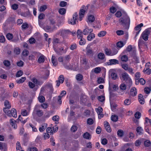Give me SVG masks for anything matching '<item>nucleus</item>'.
<instances>
[{
  "instance_id": "f257e3e1",
  "label": "nucleus",
  "mask_w": 151,
  "mask_h": 151,
  "mask_svg": "<svg viewBox=\"0 0 151 151\" xmlns=\"http://www.w3.org/2000/svg\"><path fill=\"white\" fill-rule=\"evenodd\" d=\"M119 22L120 24L123 26L125 29H128L130 24V20L128 15H123L119 19Z\"/></svg>"
},
{
  "instance_id": "f03ea898",
  "label": "nucleus",
  "mask_w": 151,
  "mask_h": 151,
  "mask_svg": "<svg viewBox=\"0 0 151 151\" xmlns=\"http://www.w3.org/2000/svg\"><path fill=\"white\" fill-rule=\"evenodd\" d=\"M119 76L121 80L124 81L129 88L131 86L132 84V81L129 75L126 72L122 73Z\"/></svg>"
},
{
  "instance_id": "7ed1b4c3",
  "label": "nucleus",
  "mask_w": 151,
  "mask_h": 151,
  "mask_svg": "<svg viewBox=\"0 0 151 151\" xmlns=\"http://www.w3.org/2000/svg\"><path fill=\"white\" fill-rule=\"evenodd\" d=\"M88 9V6H86L83 5V6L81 7V8L80 9L79 13V18L80 21H81L82 20V18L84 17V16L85 13L87 12V11Z\"/></svg>"
},
{
  "instance_id": "20e7f679",
  "label": "nucleus",
  "mask_w": 151,
  "mask_h": 151,
  "mask_svg": "<svg viewBox=\"0 0 151 151\" xmlns=\"http://www.w3.org/2000/svg\"><path fill=\"white\" fill-rule=\"evenodd\" d=\"M70 59V56L69 55H66L63 57V64L64 67L67 69H69L70 68V67L68 65V64Z\"/></svg>"
},
{
  "instance_id": "39448f33",
  "label": "nucleus",
  "mask_w": 151,
  "mask_h": 151,
  "mask_svg": "<svg viewBox=\"0 0 151 151\" xmlns=\"http://www.w3.org/2000/svg\"><path fill=\"white\" fill-rule=\"evenodd\" d=\"M73 33L68 29H62L60 31L59 34L63 37H65L69 34Z\"/></svg>"
},
{
  "instance_id": "423d86ee",
  "label": "nucleus",
  "mask_w": 151,
  "mask_h": 151,
  "mask_svg": "<svg viewBox=\"0 0 151 151\" xmlns=\"http://www.w3.org/2000/svg\"><path fill=\"white\" fill-rule=\"evenodd\" d=\"M126 50L130 53L132 55H133L135 54L136 52L135 48V47H133L131 45H129L127 47Z\"/></svg>"
},
{
  "instance_id": "0eeeda50",
  "label": "nucleus",
  "mask_w": 151,
  "mask_h": 151,
  "mask_svg": "<svg viewBox=\"0 0 151 151\" xmlns=\"http://www.w3.org/2000/svg\"><path fill=\"white\" fill-rule=\"evenodd\" d=\"M150 34V31L147 29H145L142 33L141 37L145 41L148 39V36Z\"/></svg>"
},
{
  "instance_id": "6e6552de",
  "label": "nucleus",
  "mask_w": 151,
  "mask_h": 151,
  "mask_svg": "<svg viewBox=\"0 0 151 151\" xmlns=\"http://www.w3.org/2000/svg\"><path fill=\"white\" fill-rule=\"evenodd\" d=\"M115 71V70L114 69H111L109 71V73L110 74L111 78L114 80L118 78V75Z\"/></svg>"
},
{
  "instance_id": "1a4fd4ad",
  "label": "nucleus",
  "mask_w": 151,
  "mask_h": 151,
  "mask_svg": "<svg viewBox=\"0 0 151 151\" xmlns=\"http://www.w3.org/2000/svg\"><path fill=\"white\" fill-rule=\"evenodd\" d=\"M39 57L37 60V62L39 63H43L45 61V56L41 54L40 53L38 52V55H37V57Z\"/></svg>"
},
{
  "instance_id": "9d476101",
  "label": "nucleus",
  "mask_w": 151,
  "mask_h": 151,
  "mask_svg": "<svg viewBox=\"0 0 151 151\" xmlns=\"http://www.w3.org/2000/svg\"><path fill=\"white\" fill-rule=\"evenodd\" d=\"M78 15L77 13H75L73 16V19L69 21V23L71 24H76V21L78 19Z\"/></svg>"
},
{
  "instance_id": "9b49d317",
  "label": "nucleus",
  "mask_w": 151,
  "mask_h": 151,
  "mask_svg": "<svg viewBox=\"0 0 151 151\" xmlns=\"http://www.w3.org/2000/svg\"><path fill=\"white\" fill-rule=\"evenodd\" d=\"M98 59L101 60V63H103L106 61V59L105 58V55L102 52H99L97 55Z\"/></svg>"
},
{
  "instance_id": "f8f14e48",
  "label": "nucleus",
  "mask_w": 151,
  "mask_h": 151,
  "mask_svg": "<svg viewBox=\"0 0 151 151\" xmlns=\"http://www.w3.org/2000/svg\"><path fill=\"white\" fill-rule=\"evenodd\" d=\"M106 63L108 65H111L118 64L119 63V62L118 60L116 59H111L109 60V61Z\"/></svg>"
},
{
  "instance_id": "ddd939ff",
  "label": "nucleus",
  "mask_w": 151,
  "mask_h": 151,
  "mask_svg": "<svg viewBox=\"0 0 151 151\" xmlns=\"http://www.w3.org/2000/svg\"><path fill=\"white\" fill-rule=\"evenodd\" d=\"M38 52H33L32 53L29 55L28 57L29 60H35V56L37 57V55H38Z\"/></svg>"
},
{
  "instance_id": "4468645a",
  "label": "nucleus",
  "mask_w": 151,
  "mask_h": 151,
  "mask_svg": "<svg viewBox=\"0 0 151 151\" xmlns=\"http://www.w3.org/2000/svg\"><path fill=\"white\" fill-rule=\"evenodd\" d=\"M92 29H89L87 26H86L85 29L83 30V33L84 35H87L89 32L91 33L93 32Z\"/></svg>"
},
{
  "instance_id": "2eb2a0df",
  "label": "nucleus",
  "mask_w": 151,
  "mask_h": 151,
  "mask_svg": "<svg viewBox=\"0 0 151 151\" xmlns=\"http://www.w3.org/2000/svg\"><path fill=\"white\" fill-rule=\"evenodd\" d=\"M54 50L55 52L58 55H61L62 53V51L63 50L64 48L61 47L59 48H56L55 47H53Z\"/></svg>"
},
{
  "instance_id": "dca6fc26",
  "label": "nucleus",
  "mask_w": 151,
  "mask_h": 151,
  "mask_svg": "<svg viewBox=\"0 0 151 151\" xmlns=\"http://www.w3.org/2000/svg\"><path fill=\"white\" fill-rule=\"evenodd\" d=\"M130 95L132 96H134L137 94V91L135 87H133L130 90Z\"/></svg>"
},
{
  "instance_id": "f3484780",
  "label": "nucleus",
  "mask_w": 151,
  "mask_h": 151,
  "mask_svg": "<svg viewBox=\"0 0 151 151\" xmlns=\"http://www.w3.org/2000/svg\"><path fill=\"white\" fill-rule=\"evenodd\" d=\"M95 20L94 17L93 15H90L88 17L87 22L88 24L93 22Z\"/></svg>"
},
{
  "instance_id": "a211bd4d",
  "label": "nucleus",
  "mask_w": 151,
  "mask_h": 151,
  "mask_svg": "<svg viewBox=\"0 0 151 151\" xmlns=\"http://www.w3.org/2000/svg\"><path fill=\"white\" fill-rule=\"evenodd\" d=\"M11 114V117L12 116L16 118L17 117L16 110L14 108H12L10 111Z\"/></svg>"
},
{
  "instance_id": "6ab92c4d",
  "label": "nucleus",
  "mask_w": 151,
  "mask_h": 151,
  "mask_svg": "<svg viewBox=\"0 0 151 151\" xmlns=\"http://www.w3.org/2000/svg\"><path fill=\"white\" fill-rule=\"evenodd\" d=\"M138 97L139 101L140 103L142 104H144L145 102L142 95L141 94H139Z\"/></svg>"
},
{
  "instance_id": "aec40b11",
  "label": "nucleus",
  "mask_w": 151,
  "mask_h": 151,
  "mask_svg": "<svg viewBox=\"0 0 151 151\" xmlns=\"http://www.w3.org/2000/svg\"><path fill=\"white\" fill-rule=\"evenodd\" d=\"M95 37V35L93 33H90L87 37V40L88 41H91Z\"/></svg>"
},
{
  "instance_id": "412c9836",
  "label": "nucleus",
  "mask_w": 151,
  "mask_h": 151,
  "mask_svg": "<svg viewBox=\"0 0 151 151\" xmlns=\"http://www.w3.org/2000/svg\"><path fill=\"white\" fill-rule=\"evenodd\" d=\"M86 54L87 55H90L92 53L93 51L91 48L90 45H88L86 48Z\"/></svg>"
},
{
  "instance_id": "4be33fe9",
  "label": "nucleus",
  "mask_w": 151,
  "mask_h": 151,
  "mask_svg": "<svg viewBox=\"0 0 151 151\" xmlns=\"http://www.w3.org/2000/svg\"><path fill=\"white\" fill-rule=\"evenodd\" d=\"M10 122L11 125L13 127L14 129H16L17 128V125L15 123L14 120L12 119H11L10 120Z\"/></svg>"
},
{
  "instance_id": "5701e85b",
  "label": "nucleus",
  "mask_w": 151,
  "mask_h": 151,
  "mask_svg": "<svg viewBox=\"0 0 151 151\" xmlns=\"http://www.w3.org/2000/svg\"><path fill=\"white\" fill-rule=\"evenodd\" d=\"M47 127V124L44 123L42 124L41 127H39V130L40 132H42L45 130Z\"/></svg>"
},
{
  "instance_id": "b1692460",
  "label": "nucleus",
  "mask_w": 151,
  "mask_h": 151,
  "mask_svg": "<svg viewBox=\"0 0 151 151\" xmlns=\"http://www.w3.org/2000/svg\"><path fill=\"white\" fill-rule=\"evenodd\" d=\"M52 62L53 65L54 66H56L57 65V60L55 59V56L52 55Z\"/></svg>"
},
{
  "instance_id": "393cba45",
  "label": "nucleus",
  "mask_w": 151,
  "mask_h": 151,
  "mask_svg": "<svg viewBox=\"0 0 151 151\" xmlns=\"http://www.w3.org/2000/svg\"><path fill=\"white\" fill-rule=\"evenodd\" d=\"M105 53L107 56H112L111 50L108 48H106L104 50Z\"/></svg>"
},
{
  "instance_id": "a878e982",
  "label": "nucleus",
  "mask_w": 151,
  "mask_h": 151,
  "mask_svg": "<svg viewBox=\"0 0 151 151\" xmlns=\"http://www.w3.org/2000/svg\"><path fill=\"white\" fill-rule=\"evenodd\" d=\"M134 70L133 68L129 66L126 71L130 74L133 75L134 73Z\"/></svg>"
},
{
  "instance_id": "bb28decb",
  "label": "nucleus",
  "mask_w": 151,
  "mask_h": 151,
  "mask_svg": "<svg viewBox=\"0 0 151 151\" xmlns=\"http://www.w3.org/2000/svg\"><path fill=\"white\" fill-rule=\"evenodd\" d=\"M21 114L23 116H26L29 114V112L25 109H23L22 110Z\"/></svg>"
},
{
  "instance_id": "cd10ccee",
  "label": "nucleus",
  "mask_w": 151,
  "mask_h": 151,
  "mask_svg": "<svg viewBox=\"0 0 151 151\" xmlns=\"http://www.w3.org/2000/svg\"><path fill=\"white\" fill-rule=\"evenodd\" d=\"M83 137L86 139H90L91 138V135L87 132L84 133L83 134Z\"/></svg>"
},
{
  "instance_id": "c85d7f7f",
  "label": "nucleus",
  "mask_w": 151,
  "mask_h": 151,
  "mask_svg": "<svg viewBox=\"0 0 151 151\" xmlns=\"http://www.w3.org/2000/svg\"><path fill=\"white\" fill-rule=\"evenodd\" d=\"M4 105L5 108L9 109L11 107V106L9 101L6 100L4 102Z\"/></svg>"
},
{
  "instance_id": "c756f323",
  "label": "nucleus",
  "mask_w": 151,
  "mask_h": 151,
  "mask_svg": "<svg viewBox=\"0 0 151 151\" xmlns=\"http://www.w3.org/2000/svg\"><path fill=\"white\" fill-rule=\"evenodd\" d=\"M126 44V42H125L124 43H123L122 41H119L118 42L116 43V45L117 47L121 48L123 46H124Z\"/></svg>"
},
{
  "instance_id": "7c9ffc66",
  "label": "nucleus",
  "mask_w": 151,
  "mask_h": 151,
  "mask_svg": "<svg viewBox=\"0 0 151 151\" xmlns=\"http://www.w3.org/2000/svg\"><path fill=\"white\" fill-rule=\"evenodd\" d=\"M136 131L139 134H143V130L141 127H137V128Z\"/></svg>"
},
{
  "instance_id": "2f4dec72",
  "label": "nucleus",
  "mask_w": 151,
  "mask_h": 151,
  "mask_svg": "<svg viewBox=\"0 0 151 151\" xmlns=\"http://www.w3.org/2000/svg\"><path fill=\"white\" fill-rule=\"evenodd\" d=\"M109 89L110 90L111 87H112L113 89L114 90H116L118 89V86L116 85H112L109 83Z\"/></svg>"
},
{
  "instance_id": "473e14b6",
  "label": "nucleus",
  "mask_w": 151,
  "mask_h": 151,
  "mask_svg": "<svg viewBox=\"0 0 151 151\" xmlns=\"http://www.w3.org/2000/svg\"><path fill=\"white\" fill-rule=\"evenodd\" d=\"M3 110L4 112L5 113V114H6L8 116L11 117V114H10V111L7 108H4Z\"/></svg>"
},
{
  "instance_id": "72a5a7b5",
  "label": "nucleus",
  "mask_w": 151,
  "mask_h": 151,
  "mask_svg": "<svg viewBox=\"0 0 151 151\" xmlns=\"http://www.w3.org/2000/svg\"><path fill=\"white\" fill-rule=\"evenodd\" d=\"M127 86L125 84L122 83L120 86V89L121 90L124 91L126 89Z\"/></svg>"
},
{
  "instance_id": "f704fd0d",
  "label": "nucleus",
  "mask_w": 151,
  "mask_h": 151,
  "mask_svg": "<svg viewBox=\"0 0 151 151\" xmlns=\"http://www.w3.org/2000/svg\"><path fill=\"white\" fill-rule=\"evenodd\" d=\"M121 60L122 61L124 62H126L128 61V58L127 56L126 55H123L121 57Z\"/></svg>"
},
{
  "instance_id": "c9c22d12",
  "label": "nucleus",
  "mask_w": 151,
  "mask_h": 151,
  "mask_svg": "<svg viewBox=\"0 0 151 151\" xmlns=\"http://www.w3.org/2000/svg\"><path fill=\"white\" fill-rule=\"evenodd\" d=\"M111 119L113 121L116 122L118 120V116L116 115H112L111 117Z\"/></svg>"
},
{
  "instance_id": "e433bc0d",
  "label": "nucleus",
  "mask_w": 151,
  "mask_h": 151,
  "mask_svg": "<svg viewBox=\"0 0 151 151\" xmlns=\"http://www.w3.org/2000/svg\"><path fill=\"white\" fill-rule=\"evenodd\" d=\"M86 43V40L84 38H81L79 42V44L81 45H84Z\"/></svg>"
},
{
  "instance_id": "4c0bfd02",
  "label": "nucleus",
  "mask_w": 151,
  "mask_h": 151,
  "mask_svg": "<svg viewBox=\"0 0 151 151\" xmlns=\"http://www.w3.org/2000/svg\"><path fill=\"white\" fill-rule=\"evenodd\" d=\"M131 103V100L129 99H126L124 102V104L125 105L128 106Z\"/></svg>"
},
{
  "instance_id": "58836bf2",
  "label": "nucleus",
  "mask_w": 151,
  "mask_h": 151,
  "mask_svg": "<svg viewBox=\"0 0 151 151\" xmlns=\"http://www.w3.org/2000/svg\"><path fill=\"white\" fill-rule=\"evenodd\" d=\"M66 9L64 8H60L58 11L59 13L62 15L65 14L66 13Z\"/></svg>"
},
{
  "instance_id": "ea45409f",
  "label": "nucleus",
  "mask_w": 151,
  "mask_h": 151,
  "mask_svg": "<svg viewBox=\"0 0 151 151\" xmlns=\"http://www.w3.org/2000/svg\"><path fill=\"white\" fill-rule=\"evenodd\" d=\"M44 30L47 32H51L52 31V30L51 29V27L50 26H46L44 27Z\"/></svg>"
},
{
  "instance_id": "a19ab883",
  "label": "nucleus",
  "mask_w": 151,
  "mask_h": 151,
  "mask_svg": "<svg viewBox=\"0 0 151 151\" xmlns=\"http://www.w3.org/2000/svg\"><path fill=\"white\" fill-rule=\"evenodd\" d=\"M122 67L126 71L128 68L129 66L128 64L124 63L121 64Z\"/></svg>"
},
{
  "instance_id": "79ce46f5",
  "label": "nucleus",
  "mask_w": 151,
  "mask_h": 151,
  "mask_svg": "<svg viewBox=\"0 0 151 151\" xmlns=\"http://www.w3.org/2000/svg\"><path fill=\"white\" fill-rule=\"evenodd\" d=\"M124 134L123 131L121 129L119 130L117 132V135L119 137H122L124 135Z\"/></svg>"
},
{
  "instance_id": "37998d69",
  "label": "nucleus",
  "mask_w": 151,
  "mask_h": 151,
  "mask_svg": "<svg viewBox=\"0 0 151 151\" xmlns=\"http://www.w3.org/2000/svg\"><path fill=\"white\" fill-rule=\"evenodd\" d=\"M38 100L40 103H43L45 101V98L42 96H39L38 97Z\"/></svg>"
},
{
  "instance_id": "c03bdc74",
  "label": "nucleus",
  "mask_w": 151,
  "mask_h": 151,
  "mask_svg": "<svg viewBox=\"0 0 151 151\" xmlns=\"http://www.w3.org/2000/svg\"><path fill=\"white\" fill-rule=\"evenodd\" d=\"M143 25L142 23H140V24L137 25L135 28L136 30L139 31V30H141L140 29L141 27H142Z\"/></svg>"
},
{
  "instance_id": "a18cd8bd",
  "label": "nucleus",
  "mask_w": 151,
  "mask_h": 151,
  "mask_svg": "<svg viewBox=\"0 0 151 151\" xmlns=\"http://www.w3.org/2000/svg\"><path fill=\"white\" fill-rule=\"evenodd\" d=\"M106 34V32L105 31H101L98 34L99 37H102L104 36Z\"/></svg>"
},
{
  "instance_id": "49530a36",
  "label": "nucleus",
  "mask_w": 151,
  "mask_h": 151,
  "mask_svg": "<svg viewBox=\"0 0 151 151\" xmlns=\"http://www.w3.org/2000/svg\"><path fill=\"white\" fill-rule=\"evenodd\" d=\"M6 37L9 40H12L13 38V35L12 34L8 33L6 35Z\"/></svg>"
},
{
  "instance_id": "de8ad7c7",
  "label": "nucleus",
  "mask_w": 151,
  "mask_h": 151,
  "mask_svg": "<svg viewBox=\"0 0 151 151\" xmlns=\"http://www.w3.org/2000/svg\"><path fill=\"white\" fill-rule=\"evenodd\" d=\"M37 148L35 147H29L27 149V151H37Z\"/></svg>"
},
{
  "instance_id": "09e8293b",
  "label": "nucleus",
  "mask_w": 151,
  "mask_h": 151,
  "mask_svg": "<svg viewBox=\"0 0 151 151\" xmlns=\"http://www.w3.org/2000/svg\"><path fill=\"white\" fill-rule=\"evenodd\" d=\"M64 80V76L63 75H60L58 78V80L60 81L61 83H62L63 82Z\"/></svg>"
},
{
  "instance_id": "8fccbe9b",
  "label": "nucleus",
  "mask_w": 151,
  "mask_h": 151,
  "mask_svg": "<svg viewBox=\"0 0 151 151\" xmlns=\"http://www.w3.org/2000/svg\"><path fill=\"white\" fill-rule=\"evenodd\" d=\"M26 79L25 77H22L18 81H17V83H22L24 82Z\"/></svg>"
},
{
  "instance_id": "3c124183",
  "label": "nucleus",
  "mask_w": 151,
  "mask_h": 151,
  "mask_svg": "<svg viewBox=\"0 0 151 151\" xmlns=\"http://www.w3.org/2000/svg\"><path fill=\"white\" fill-rule=\"evenodd\" d=\"M36 114L39 116H42L43 114V112L42 110H37L36 111Z\"/></svg>"
},
{
  "instance_id": "603ef678",
  "label": "nucleus",
  "mask_w": 151,
  "mask_h": 151,
  "mask_svg": "<svg viewBox=\"0 0 151 151\" xmlns=\"http://www.w3.org/2000/svg\"><path fill=\"white\" fill-rule=\"evenodd\" d=\"M77 45L76 43L72 44L70 47V49L71 50H73L76 49Z\"/></svg>"
},
{
  "instance_id": "864d4df0",
  "label": "nucleus",
  "mask_w": 151,
  "mask_h": 151,
  "mask_svg": "<svg viewBox=\"0 0 151 151\" xmlns=\"http://www.w3.org/2000/svg\"><path fill=\"white\" fill-rule=\"evenodd\" d=\"M101 68L99 67H97L94 69V72L96 73H98L101 71Z\"/></svg>"
},
{
  "instance_id": "5fc2aeb1",
  "label": "nucleus",
  "mask_w": 151,
  "mask_h": 151,
  "mask_svg": "<svg viewBox=\"0 0 151 151\" xmlns=\"http://www.w3.org/2000/svg\"><path fill=\"white\" fill-rule=\"evenodd\" d=\"M77 127L75 125H73L70 128V130L72 132H75L77 130Z\"/></svg>"
},
{
  "instance_id": "6e6d98bb",
  "label": "nucleus",
  "mask_w": 151,
  "mask_h": 151,
  "mask_svg": "<svg viewBox=\"0 0 151 151\" xmlns=\"http://www.w3.org/2000/svg\"><path fill=\"white\" fill-rule=\"evenodd\" d=\"M83 76L81 74H78L76 75V79L79 81L81 80L83 78Z\"/></svg>"
},
{
  "instance_id": "4d7b16f0",
  "label": "nucleus",
  "mask_w": 151,
  "mask_h": 151,
  "mask_svg": "<svg viewBox=\"0 0 151 151\" xmlns=\"http://www.w3.org/2000/svg\"><path fill=\"white\" fill-rule=\"evenodd\" d=\"M23 74V72L21 70L18 71L16 75V76L17 77H19L21 76Z\"/></svg>"
},
{
  "instance_id": "13d9d810",
  "label": "nucleus",
  "mask_w": 151,
  "mask_h": 151,
  "mask_svg": "<svg viewBox=\"0 0 151 151\" xmlns=\"http://www.w3.org/2000/svg\"><path fill=\"white\" fill-rule=\"evenodd\" d=\"M87 124L89 125H91L93 123V121L91 118H88L87 119Z\"/></svg>"
},
{
  "instance_id": "bf43d9fd",
  "label": "nucleus",
  "mask_w": 151,
  "mask_h": 151,
  "mask_svg": "<svg viewBox=\"0 0 151 151\" xmlns=\"http://www.w3.org/2000/svg\"><path fill=\"white\" fill-rule=\"evenodd\" d=\"M16 149L18 150H20L21 149V147L20 142L19 141H17L16 143Z\"/></svg>"
},
{
  "instance_id": "052dcab7",
  "label": "nucleus",
  "mask_w": 151,
  "mask_h": 151,
  "mask_svg": "<svg viewBox=\"0 0 151 151\" xmlns=\"http://www.w3.org/2000/svg\"><path fill=\"white\" fill-rule=\"evenodd\" d=\"M3 63L5 66L7 67H9L10 65V63L8 60H4L3 62Z\"/></svg>"
},
{
  "instance_id": "680f3d73",
  "label": "nucleus",
  "mask_w": 151,
  "mask_h": 151,
  "mask_svg": "<svg viewBox=\"0 0 151 151\" xmlns=\"http://www.w3.org/2000/svg\"><path fill=\"white\" fill-rule=\"evenodd\" d=\"M47 8V6L46 5H44L40 7L39 10L40 12H43Z\"/></svg>"
},
{
  "instance_id": "e2e57ef3",
  "label": "nucleus",
  "mask_w": 151,
  "mask_h": 151,
  "mask_svg": "<svg viewBox=\"0 0 151 151\" xmlns=\"http://www.w3.org/2000/svg\"><path fill=\"white\" fill-rule=\"evenodd\" d=\"M141 114L139 112H137L134 114V116L135 118L137 119H139L141 117Z\"/></svg>"
},
{
  "instance_id": "0e129e2a",
  "label": "nucleus",
  "mask_w": 151,
  "mask_h": 151,
  "mask_svg": "<svg viewBox=\"0 0 151 151\" xmlns=\"http://www.w3.org/2000/svg\"><path fill=\"white\" fill-rule=\"evenodd\" d=\"M96 110L97 114H100V113H102L103 109L101 107L99 106L97 109H96Z\"/></svg>"
},
{
  "instance_id": "69168bd1",
  "label": "nucleus",
  "mask_w": 151,
  "mask_h": 151,
  "mask_svg": "<svg viewBox=\"0 0 151 151\" xmlns=\"http://www.w3.org/2000/svg\"><path fill=\"white\" fill-rule=\"evenodd\" d=\"M144 145L146 147H148L151 145V142L149 140H147L144 142Z\"/></svg>"
},
{
  "instance_id": "338daca9",
  "label": "nucleus",
  "mask_w": 151,
  "mask_h": 151,
  "mask_svg": "<svg viewBox=\"0 0 151 151\" xmlns=\"http://www.w3.org/2000/svg\"><path fill=\"white\" fill-rule=\"evenodd\" d=\"M67 4V2L65 1H61L60 3V6L61 7H65Z\"/></svg>"
},
{
  "instance_id": "774afa93",
  "label": "nucleus",
  "mask_w": 151,
  "mask_h": 151,
  "mask_svg": "<svg viewBox=\"0 0 151 151\" xmlns=\"http://www.w3.org/2000/svg\"><path fill=\"white\" fill-rule=\"evenodd\" d=\"M29 53V52L26 50H24L22 53V55L24 56H27Z\"/></svg>"
}]
</instances>
